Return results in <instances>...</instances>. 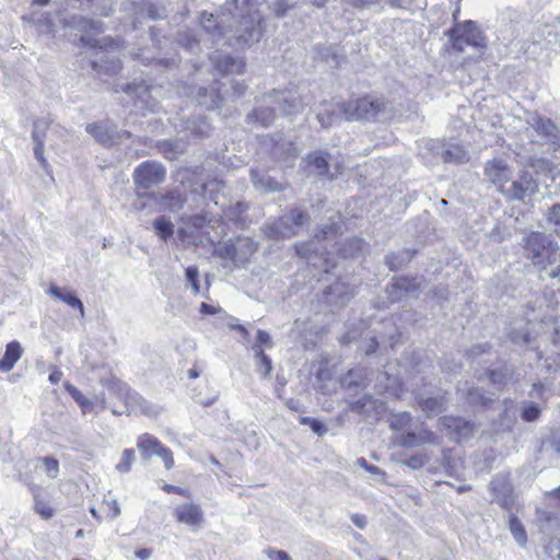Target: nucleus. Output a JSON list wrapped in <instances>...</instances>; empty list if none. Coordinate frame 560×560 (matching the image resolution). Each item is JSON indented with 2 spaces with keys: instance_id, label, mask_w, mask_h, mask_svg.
I'll return each instance as SVG.
<instances>
[{
  "instance_id": "obj_17",
  "label": "nucleus",
  "mask_w": 560,
  "mask_h": 560,
  "mask_svg": "<svg viewBox=\"0 0 560 560\" xmlns=\"http://www.w3.org/2000/svg\"><path fill=\"white\" fill-rule=\"evenodd\" d=\"M329 159L330 155L326 151H314L311 152L305 159L304 162L305 171L310 175L320 176L325 179L331 180L334 175L329 172Z\"/></svg>"
},
{
  "instance_id": "obj_13",
  "label": "nucleus",
  "mask_w": 560,
  "mask_h": 560,
  "mask_svg": "<svg viewBox=\"0 0 560 560\" xmlns=\"http://www.w3.org/2000/svg\"><path fill=\"white\" fill-rule=\"evenodd\" d=\"M127 92L136 95V106L148 112H156L159 109L158 96L161 94L160 86L147 84L129 85Z\"/></svg>"
},
{
  "instance_id": "obj_38",
  "label": "nucleus",
  "mask_w": 560,
  "mask_h": 560,
  "mask_svg": "<svg viewBox=\"0 0 560 560\" xmlns=\"http://www.w3.org/2000/svg\"><path fill=\"white\" fill-rule=\"evenodd\" d=\"M153 228L156 235L164 242L170 240L174 234V224L164 215L158 217L153 221Z\"/></svg>"
},
{
  "instance_id": "obj_53",
  "label": "nucleus",
  "mask_w": 560,
  "mask_h": 560,
  "mask_svg": "<svg viewBox=\"0 0 560 560\" xmlns=\"http://www.w3.org/2000/svg\"><path fill=\"white\" fill-rule=\"evenodd\" d=\"M411 256L409 255L408 250H402L398 254H389L386 257V264L388 267L393 269L399 268L405 261L409 260Z\"/></svg>"
},
{
  "instance_id": "obj_27",
  "label": "nucleus",
  "mask_w": 560,
  "mask_h": 560,
  "mask_svg": "<svg viewBox=\"0 0 560 560\" xmlns=\"http://www.w3.org/2000/svg\"><path fill=\"white\" fill-rule=\"evenodd\" d=\"M47 294L54 299L61 301L73 308H78L81 316H84V306L81 300L75 295L73 291L62 290L61 288L52 284L47 290Z\"/></svg>"
},
{
  "instance_id": "obj_36",
  "label": "nucleus",
  "mask_w": 560,
  "mask_h": 560,
  "mask_svg": "<svg viewBox=\"0 0 560 560\" xmlns=\"http://www.w3.org/2000/svg\"><path fill=\"white\" fill-rule=\"evenodd\" d=\"M509 337H510L511 341L517 346L529 345L534 338L532 335V331L529 329L528 323H524V324L520 325L517 328L516 327L513 328L509 332Z\"/></svg>"
},
{
  "instance_id": "obj_18",
  "label": "nucleus",
  "mask_w": 560,
  "mask_h": 560,
  "mask_svg": "<svg viewBox=\"0 0 560 560\" xmlns=\"http://www.w3.org/2000/svg\"><path fill=\"white\" fill-rule=\"evenodd\" d=\"M175 518L185 525L198 527L203 521L201 508L194 503H184L175 508Z\"/></svg>"
},
{
  "instance_id": "obj_32",
  "label": "nucleus",
  "mask_w": 560,
  "mask_h": 560,
  "mask_svg": "<svg viewBox=\"0 0 560 560\" xmlns=\"http://www.w3.org/2000/svg\"><path fill=\"white\" fill-rule=\"evenodd\" d=\"M85 130L104 145H112L114 143L112 130L104 124H89Z\"/></svg>"
},
{
  "instance_id": "obj_47",
  "label": "nucleus",
  "mask_w": 560,
  "mask_h": 560,
  "mask_svg": "<svg viewBox=\"0 0 560 560\" xmlns=\"http://www.w3.org/2000/svg\"><path fill=\"white\" fill-rule=\"evenodd\" d=\"M546 219L549 228L560 237V203H556L549 209Z\"/></svg>"
},
{
  "instance_id": "obj_41",
  "label": "nucleus",
  "mask_w": 560,
  "mask_h": 560,
  "mask_svg": "<svg viewBox=\"0 0 560 560\" xmlns=\"http://www.w3.org/2000/svg\"><path fill=\"white\" fill-rule=\"evenodd\" d=\"M509 528L514 538V540L521 546L525 547L527 544V534L526 530L521 523V521L515 515H510L509 517Z\"/></svg>"
},
{
  "instance_id": "obj_31",
  "label": "nucleus",
  "mask_w": 560,
  "mask_h": 560,
  "mask_svg": "<svg viewBox=\"0 0 560 560\" xmlns=\"http://www.w3.org/2000/svg\"><path fill=\"white\" fill-rule=\"evenodd\" d=\"M30 489L34 499L35 512L44 520L51 518L55 514V510L50 505V502L42 495L37 486L32 485Z\"/></svg>"
},
{
  "instance_id": "obj_28",
  "label": "nucleus",
  "mask_w": 560,
  "mask_h": 560,
  "mask_svg": "<svg viewBox=\"0 0 560 560\" xmlns=\"http://www.w3.org/2000/svg\"><path fill=\"white\" fill-rule=\"evenodd\" d=\"M252 182L254 187L260 192H273L282 189L280 183L273 179L266 173H261L258 170L250 171Z\"/></svg>"
},
{
  "instance_id": "obj_44",
  "label": "nucleus",
  "mask_w": 560,
  "mask_h": 560,
  "mask_svg": "<svg viewBox=\"0 0 560 560\" xmlns=\"http://www.w3.org/2000/svg\"><path fill=\"white\" fill-rule=\"evenodd\" d=\"M541 40L549 45H560V22L553 26L545 25L540 30Z\"/></svg>"
},
{
  "instance_id": "obj_19",
  "label": "nucleus",
  "mask_w": 560,
  "mask_h": 560,
  "mask_svg": "<svg viewBox=\"0 0 560 560\" xmlns=\"http://www.w3.org/2000/svg\"><path fill=\"white\" fill-rule=\"evenodd\" d=\"M51 119L48 117L39 118L34 122V129L32 132L33 140L35 142L34 147V155L36 160L40 163V165L45 168L48 163L44 158V142H45V133L49 128Z\"/></svg>"
},
{
  "instance_id": "obj_51",
  "label": "nucleus",
  "mask_w": 560,
  "mask_h": 560,
  "mask_svg": "<svg viewBox=\"0 0 560 560\" xmlns=\"http://www.w3.org/2000/svg\"><path fill=\"white\" fill-rule=\"evenodd\" d=\"M93 68L97 73H106V74H116L120 70V62L119 60H109L108 65H103L101 61H94Z\"/></svg>"
},
{
  "instance_id": "obj_49",
  "label": "nucleus",
  "mask_w": 560,
  "mask_h": 560,
  "mask_svg": "<svg viewBox=\"0 0 560 560\" xmlns=\"http://www.w3.org/2000/svg\"><path fill=\"white\" fill-rule=\"evenodd\" d=\"M185 277L187 284L191 288V291L195 295L200 293L199 287V270L196 266H189L186 268Z\"/></svg>"
},
{
  "instance_id": "obj_34",
  "label": "nucleus",
  "mask_w": 560,
  "mask_h": 560,
  "mask_svg": "<svg viewBox=\"0 0 560 560\" xmlns=\"http://www.w3.org/2000/svg\"><path fill=\"white\" fill-rule=\"evenodd\" d=\"M185 198L178 190H171L163 195L159 201V205L164 210L178 211L183 208Z\"/></svg>"
},
{
  "instance_id": "obj_37",
  "label": "nucleus",
  "mask_w": 560,
  "mask_h": 560,
  "mask_svg": "<svg viewBox=\"0 0 560 560\" xmlns=\"http://www.w3.org/2000/svg\"><path fill=\"white\" fill-rule=\"evenodd\" d=\"M186 142L183 139L176 140H164L160 143L159 148L161 152L168 160H173L177 154L183 153L186 150Z\"/></svg>"
},
{
  "instance_id": "obj_57",
  "label": "nucleus",
  "mask_w": 560,
  "mask_h": 560,
  "mask_svg": "<svg viewBox=\"0 0 560 560\" xmlns=\"http://www.w3.org/2000/svg\"><path fill=\"white\" fill-rule=\"evenodd\" d=\"M301 423L310 425L312 431L318 435H324L327 432V428L317 419L304 417L301 419Z\"/></svg>"
},
{
  "instance_id": "obj_7",
  "label": "nucleus",
  "mask_w": 560,
  "mask_h": 560,
  "mask_svg": "<svg viewBox=\"0 0 560 560\" xmlns=\"http://www.w3.org/2000/svg\"><path fill=\"white\" fill-rule=\"evenodd\" d=\"M307 215L293 209L281 215L277 221L265 226V233L270 238H289L294 236L299 229L306 222Z\"/></svg>"
},
{
  "instance_id": "obj_42",
  "label": "nucleus",
  "mask_w": 560,
  "mask_h": 560,
  "mask_svg": "<svg viewBox=\"0 0 560 560\" xmlns=\"http://www.w3.org/2000/svg\"><path fill=\"white\" fill-rule=\"evenodd\" d=\"M65 389L73 398V400L80 406L83 413H86L92 408V402L88 399L74 385L69 382H65Z\"/></svg>"
},
{
  "instance_id": "obj_10",
  "label": "nucleus",
  "mask_w": 560,
  "mask_h": 560,
  "mask_svg": "<svg viewBox=\"0 0 560 560\" xmlns=\"http://www.w3.org/2000/svg\"><path fill=\"white\" fill-rule=\"evenodd\" d=\"M120 397L124 399L125 406L129 413L143 415L149 418H156L162 408L143 398L140 394L131 390L127 385L119 387Z\"/></svg>"
},
{
  "instance_id": "obj_46",
  "label": "nucleus",
  "mask_w": 560,
  "mask_h": 560,
  "mask_svg": "<svg viewBox=\"0 0 560 560\" xmlns=\"http://www.w3.org/2000/svg\"><path fill=\"white\" fill-rule=\"evenodd\" d=\"M247 209V206L244 202L237 201L235 203H231L225 210L224 215L234 222H242L243 217L242 214Z\"/></svg>"
},
{
  "instance_id": "obj_56",
  "label": "nucleus",
  "mask_w": 560,
  "mask_h": 560,
  "mask_svg": "<svg viewBox=\"0 0 560 560\" xmlns=\"http://www.w3.org/2000/svg\"><path fill=\"white\" fill-rule=\"evenodd\" d=\"M187 129L191 130L194 135L202 137L208 135L210 126L206 120L201 119L188 122Z\"/></svg>"
},
{
  "instance_id": "obj_60",
  "label": "nucleus",
  "mask_w": 560,
  "mask_h": 560,
  "mask_svg": "<svg viewBox=\"0 0 560 560\" xmlns=\"http://www.w3.org/2000/svg\"><path fill=\"white\" fill-rule=\"evenodd\" d=\"M347 3L358 9H372L380 5L382 0H345Z\"/></svg>"
},
{
  "instance_id": "obj_58",
  "label": "nucleus",
  "mask_w": 560,
  "mask_h": 560,
  "mask_svg": "<svg viewBox=\"0 0 560 560\" xmlns=\"http://www.w3.org/2000/svg\"><path fill=\"white\" fill-rule=\"evenodd\" d=\"M291 7L289 0H273L269 5L277 16H283Z\"/></svg>"
},
{
  "instance_id": "obj_6",
  "label": "nucleus",
  "mask_w": 560,
  "mask_h": 560,
  "mask_svg": "<svg viewBox=\"0 0 560 560\" xmlns=\"http://www.w3.org/2000/svg\"><path fill=\"white\" fill-rule=\"evenodd\" d=\"M311 101L308 93L294 89L277 91L268 96L269 104L278 105L281 114L288 117L302 113Z\"/></svg>"
},
{
  "instance_id": "obj_4",
  "label": "nucleus",
  "mask_w": 560,
  "mask_h": 560,
  "mask_svg": "<svg viewBox=\"0 0 560 560\" xmlns=\"http://www.w3.org/2000/svg\"><path fill=\"white\" fill-rule=\"evenodd\" d=\"M347 120H382L390 117V105L384 97L364 96L346 102Z\"/></svg>"
},
{
  "instance_id": "obj_61",
  "label": "nucleus",
  "mask_w": 560,
  "mask_h": 560,
  "mask_svg": "<svg viewBox=\"0 0 560 560\" xmlns=\"http://www.w3.org/2000/svg\"><path fill=\"white\" fill-rule=\"evenodd\" d=\"M427 463V457L422 454L411 455L409 458L405 460V464L412 468L419 469Z\"/></svg>"
},
{
  "instance_id": "obj_1",
  "label": "nucleus",
  "mask_w": 560,
  "mask_h": 560,
  "mask_svg": "<svg viewBox=\"0 0 560 560\" xmlns=\"http://www.w3.org/2000/svg\"><path fill=\"white\" fill-rule=\"evenodd\" d=\"M202 28L213 37L215 43L244 48L259 42L262 35V16L250 0H229L219 18L202 13Z\"/></svg>"
},
{
  "instance_id": "obj_35",
  "label": "nucleus",
  "mask_w": 560,
  "mask_h": 560,
  "mask_svg": "<svg viewBox=\"0 0 560 560\" xmlns=\"http://www.w3.org/2000/svg\"><path fill=\"white\" fill-rule=\"evenodd\" d=\"M490 489L498 500L503 501L506 500L512 491L509 479L504 475H497L490 482Z\"/></svg>"
},
{
  "instance_id": "obj_48",
  "label": "nucleus",
  "mask_w": 560,
  "mask_h": 560,
  "mask_svg": "<svg viewBox=\"0 0 560 560\" xmlns=\"http://www.w3.org/2000/svg\"><path fill=\"white\" fill-rule=\"evenodd\" d=\"M218 255L223 259H231L237 262L236 241H229L217 249Z\"/></svg>"
},
{
  "instance_id": "obj_16",
  "label": "nucleus",
  "mask_w": 560,
  "mask_h": 560,
  "mask_svg": "<svg viewBox=\"0 0 560 560\" xmlns=\"http://www.w3.org/2000/svg\"><path fill=\"white\" fill-rule=\"evenodd\" d=\"M441 424L446 433L457 442L470 438L475 432L474 423L459 417H443Z\"/></svg>"
},
{
  "instance_id": "obj_20",
  "label": "nucleus",
  "mask_w": 560,
  "mask_h": 560,
  "mask_svg": "<svg viewBox=\"0 0 560 560\" xmlns=\"http://www.w3.org/2000/svg\"><path fill=\"white\" fill-rule=\"evenodd\" d=\"M220 83L215 82L210 89L199 88L198 89V104L206 107L207 109L219 108L223 102L221 94Z\"/></svg>"
},
{
  "instance_id": "obj_52",
  "label": "nucleus",
  "mask_w": 560,
  "mask_h": 560,
  "mask_svg": "<svg viewBox=\"0 0 560 560\" xmlns=\"http://www.w3.org/2000/svg\"><path fill=\"white\" fill-rule=\"evenodd\" d=\"M467 402L471 406H485L490 398H487L480 388H470L466 395Z\"/></svg>"
},
{
  "instance_id": "obj_21",
  "label": "nucleus",
  "mask_w": 560,
  "mask_h": 560,
  "mask_svg": "<svg viewBox=\"0 0 560 560\" xmlns=\"http://www.w3.org/2000/svg\"><path fill=\"white\" fill-rule=\"evenodd\" d=\"M135 14L136 20L139 23L144 18H149L150 20H160L166 16V9L165 7L149 0H141L135 7Z\"/></svg>"
},
{
  "instance_id": "obj_50",
  "label": "nucleus",
  "mask_w": 560,
  "mask_h": 560,
  "mask_svg": "<svg viewBox=\"0 0 560 560\" xmlns=\"http://www.w3.org/2000/svg\"><path fill=\"white\" fill-rule=\"evenodd\" d=\"M412 421V417L409 412H400L397 415H394L390 420V427L394 430H406L410 428Z\"/></svg>"
},
{
  "instance_id": "obj_12",
  "label": "nucleus",
  "mask_w": 560,
  "mask_h": 560,
  "mask_svg": "<svg viewBox=\"0 0 560 560\" xmlns=\"http://www.w3.org/2000/svg\"><path fill=\"white\" fill-rule=\"evenodd\" d=\"M538 190V184L533 176L524 172L513 180L510 185L501 188V195L509 200L524 201L526 198L532 197Z\"/></svg>"
},
{
  "instance_id": "obj_45",
  "label": "nucleus",
  "mask_w": 560,
  "mask_h": 560,
  "mask_svg": "<svg viewBox=\"0 0 560 560\" xmlns=\"http://www.w3.org/2000/svg\"><path fill=\"white\" fill-rule=\"evenodd\" d=\"M136 459V453L132 448H126L121 453V458L116 465V470L126 474L131 470V466Z\"/></svg>"
},
{
  "instance_id": "obj_39",
  "label": "nucleus",
  "mask_w": 560,
  "mask_h": 560,
  "mask_svg": "<svg viewBox=\"0 0 560 560\" xmlns=\"http://www.w3.org/2000/svg\"><path fill=\"white\" fill-rule=\"evenodd\" d=\"M235 241L237 248V262H245L249 256L256 252L257 246L248 237H237Z\"/></svg>"
},
{
  "instance_id": "obj_8",
  "label": "nucleus",
  "mask_w": 560,
  "mask_h": 560,
  "mask_svg": "<svg viewBox=\"0 0 560 560\" xmlns=\"http://www.w3.org/2000/svg\"><path fill=\"white\" fill-rule=\"evenodd\" d=\"M526 122L535 132L534 141L547 144L552 150H557L560 147V130L550 118L530 114L527 116Z\"/></svg>"
},
{
  "instance_id": "obj_14",
  "label": "nucleus",
  "mask_w": 560,
  "mask_h": 560,
  "mask_svg": "<svg viewBox=\"0 0 560 560\" xmlns=\"http://www.w3.org/2000/svg\"><path fill=\"white\" fill-rule=\"evenodd\" d=\"M346 102H323L316 107V119L320 127L329 128L338 120L346 119Z\"/></svg>"
},
{
  "instance_id": "obj_5",
  "label": "nucleus",
  "mask_w": 560,
  "mask_h": 560,
  "mask_svg": "<svg viewBox=\"0 0 560 560\" xmlns=\"http://www.w3.org/2000/svg\"><path fill=\"white\" fill-rule=\"evenodd\" d=\"M447 34L452 40V49L457 52H464L468 48L476 50L486 45L481 32L472 21L457 24Z\"/></svg>"
},
{
  "instance_id": "obj_54",
  "label": "nucleus",
  "mask_w": 560,
  "mask_h": 560,
  "mask_svg": "<svg viewBox=\"0 0 560 560\" xmlns=\"http://www.w3.org/2000/svg\"><path fill=\"white\" fill-rule=\"evenodd\" d=\"M43 467L47 476L51 479L57 478L59 474V463L52 457H44L42 459Z\"/></svg>"
},
{
  "instance_id": "obj_40",
  "label": "nucleus",
  "mask_w": 560,
  "mask_h": 560,
  "mask_svg": "<svg viewBox=\"0 0 560 560\" xmlns=\"http://www.w3.org/2000/svg\"><path fill=\"white\" fill-rule=\"evenodd\" d=\"M253 351L255 353L258 373H260L262 377H268L272 370L271 359L265 354L264 349H259V346H253Z\"/></svg>"
},
{
  "instance_id": "obj_3",
  "label": "nucleus",
  "mask_w": 560,
  "mask_h": 560,
  "mask_svg": "<svg viewBox=\"0 0 560 560\" xmlns=\"http://www.w3.org/2000/svg\"><path fill=\"white\" fill-rule=\"evenodd\" d=\"M525 256L540 271H548V267L558 262L559 246L553 240L541 233L530 232L523 240Z\"/></svg>"
},
{
  "instance_id": "obj_25",
  "label": "nucleus",
  "mask_w": 560,
  "mask_h": 560,
  "mask_svg": "<svg viewBox=\"0 0 560 560\" xmlns=\"http://www.w3.org/2000/svg\"><path fill=\"white\" fill-rule=\"evenodd\" d=\"M22 354L23 348L19 341L13 340L9 342L5 346L2 359H0V372H10L22 358Z\"/></svg>"
},
{
  "instance_id": "obj_62",
  "label": "nucleus",
  "mask_w": 560,
  "mask_h": 560,
  "mask_svg": "<svg viewBox=\"0 0 560 560\" xmlns=\"http://www.w3.org/2000/svg\"><path fill=\"white\" fill-rule=\"evenodd\" d=\"M389 384L385 386L386 392H388L390 395L395 397H400L402 393V384L397 380H392L389 376L387 377Z\"/></svg>"
},
{
  "instance_id": "obj_11",
  "label": "nucleus",
  "mask_w": 560,
  "mask_h": 560,
  "mask_svg": "<svg viewBox=\"0 0 560 560\" xmlns=\"http://www.w3.org/2000/svg\"><path fill=\"white\" fill-rule=\"evenodd\" d=\"M483 175L486 180L497 186L499 192H501V188H504L511 180L513 168L506 158L497 156L485 163Z\"/></svg>"
},
{
  "instance_id": "obj_59",
  "label": "nucleus",
  "mask_w": 560,
  "mask_h": 560,
  "mask_svg": "<svg viewBox=\"0 0 560 560\" xmlns=\"http://www.w3.org/2000/svg\"><path fill=\"white\" fill-rule=\"evenodd\" d=\"M156 456H159L163 460L166 469H171L174 466L173 453L170 448L165 447L164 445L156 453Z\"/></svg>"
},
{
  "instance_id": "obj_15",
  "label": "nucleus",
  "mask_w": 560,
  "mask_h": 560,
  "mask_svg": "<svg viewBox=\"0 0 560 560\" xmlns=\"http://www.w3.org/2000/svg\"><path fill=\"white\" fill-rule=\"evenodd\" d=\"M354 295V288L342 281H337L324 291V302L331 307L334 312L345 306Z\"/></svg>"
},
{
  "instance_id": "obj_29",
  "label": "nucleus",
  "mask_w": 560,
  "mask_h": 560,
  "mask_svg": "<svg viewBox=\"0 0 560 560\" xmlns=\"http://www.w3.org/2000/svg\"><path fill=\"white\" fill-rule=\"evenodd\" d=\"M163 444L149 433L141 434L137 440V447L144 459H149L160 451Z\"/></svg>"
},
{
  "instance_id": "obj_33",
  "label": "nucleus",
  "mask_w": 560,
  "mask_h": 560,
  "mask_svg": "<svg viewBox=\"0 0 560 560\" xmlns=\"http://www.w3.org/2000/svg\"><path fill=\"white\" fill-rule=\"evenodd\" d=\"M435 439V435L430 431H423L419 435L415 432L408 431L398 438V442L404 446H413L422 443H434Z\"/></svg>"
},
{
  "instance_id": "obj_2",
  "label": "nucleus",
  "mask_w": 560,
  "mask_h": 560,
  "mask_svg": "<svg viewBox=\"0 0 560 560\" xmlns=\"http://www.w3.org/2000/svg\"><path fill=\"white\" fill-rule=\"evenodd\" d=\"M339 230L340 226L337 224L325 225L314 240L296 244V254L316 269L329 272L335 266V253L343 258H350L363 252L365 242L360 237H351L339 244Z\"/></svg>"
},
{
  "instance_id": "obj_23",
  "label": "nucleus",
  "mask_w": 560,
  "mask_h": 560,
  "mask_svg": "<svg viewBox=\"0 0 560 560\" xmlns=\"http://www.w3.org/2000/svg\"><path fill=\"white\" fill-rule=\"evenodd\" d=\"M438 155L446 163H466L469 161V152L458 143L445 144Z\"/></svg>"
},
{
  "instance_id": "obj_26",
  "label": "nucleus",
  "mask_w": 560,
  "mask_h": 560,
  "mask_svg": "<svg viewBox=\"0 0 560 560\" xmlns=\"http://www.w3.org/2000/svg\"><path fill=\"white\" fill-rule=\"evenodd\" d=\"M215 69L224 74L241 73L245 67L243 59L231 56H213L211 58Z\"/></svg>"
},
{
  "instance_id": "obj_24",
  "label": "nucleus",
  "mask_w": 560,
  "mask_h": 560,
  "mask_svg": "<svg viewBox=\"0 0 560 560\" xmlns=\"http://www.w3.org/2000/svg\"><path fill=\"white\" fill-rule=\"evenodd\" d=\"M267 106H260L253 110V113L248 114L247 121L248 124H253L257 127H268L272 124L276 115H275V106L269 104L268 97L266 98Z\"/></svg>"
},
{
  "instance_id": "obj_55",
  "label": "nucleus",
  "mask_w": 560,
  "mask_h": 560,
  "mask_svg": "<svg viewBox=\"0 0 560 560\" xmlns=\"http://www.w3.org/2000/svg\"><path fill=\"white\" fill-rule=\"evenodd\" d=\"M540 415V409L537 404L529 402L522 409V418L527 422L535 421Z\"/></svg>"
},
{
  "instance_id": "obj_9",
  "label": "nucleus",
  "mask_w": 560,
  "mask_h": 560,
  "mask_svg": "<svg viewBox=\"0 0 560 560\" xmlns=\"http://www.w3.org/2000/svg\"><path fill=\"white\" fill-rule=\"evenodd\" d=\"M165 177V167L154 161L142 162L133 172V182L138 189H149L164 182Z\"/></svg>"
},
{
  "instance_id": "obj_63",
  "label": "nucleus",
  "mask_w": 560,
  "mask_h": 560,
  "mask_svg": "<svg viewBox=\"0 0 560 560\" xmlns=\"http://www.w3.org/2000/svg\"><path fill=\"white\" fill-rule=\"evenodd\" d=\"M254 346H259V349H262V346H266L267 348H271L272 341H271L270 335L265 330H258L256 343Z\"/></svg>"
},
{
  "instance_id": "obj_22",
  "label": "nucleus",
  "mask_w": 560,
  "mask_h": 560,
  "mask_svg": "<svg viewBox=\"0 0 560 560\" xmlns=\"http://www.w3.org/2000/svg\"><path fill=\"white\" fill-rule=\"evenodd\" d=\"M419 408L428 416H435L442 412L446 405V399L443 395L438 396H423L416 397Z\"/></svg>"
},
{
  "instance_id": "obj_43",
  "label": "nucleus",
  "mask_w": 560,
  "mask_h": 560,
  "mask_svg": "<svg viewBox=\"0 0 560 560\" xmlns=\"http://www.w3.org/2000/svg\"><path fill=\"white\" fill-rule=\"evenodd\" d=\"M223 187V182L213 179L202 184L200 188L195 189V191L200 194L203 198L209 197L214 205H219V201L214 198V194L219 192Z\"/></svg>"
},
{
  "instance_id": "obj_30",
  "label": "nucleus",
  "mask_w": 560,
  "mask_h": 560,
  "mask_svg": "<svg viewBox=\"0 0 560 560\" xmlns=\"http://www.w3.org/2000/svg\"><path fill=\"white\" fill-rule=\"evenodd\" d=\"M518 409L513 400L504 401V409L498 421L500 431H511L516 423Z\"/></svg>"
},
{
  "instance_id": "obj_64",
  "label": "nucleus",
  "mask_w": 560,
  "mask_h": 560,
  "mask_svg": "<svg viewBox=\"0 0 560 560\" xmlns=\"http://www.w3.org/2000/svg\"><path fill=\"white\" fill-rule=\"evenodd\" d=\"M266 553L270 560H292L289 553L283 550L268 549Z\"/></svg>"
}]
</instances>
